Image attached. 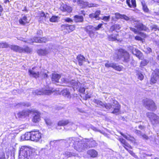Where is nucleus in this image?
Masks as SVG:
<instances>
[{
	"instance_id": "1",
	"label": "nucleus",
	"mask_w": 159,
	"mask_h": 159,
	"mask_svg": "<svg viewBox=\"0 0 159 159\" xmlns=\"http://www.w3.org/2000/svg\"><path fill=\"white\" fill-rule=\"evenodd\" d=\"M93 102L97 105L101 106L102 107H104L107 109H111L112 111L111 113L117 115L120 112V106L117 101L115 100H112L111 103H104L101 101L94 99Z\"/></svg>"
},
{
	"instance_id": "2",
	"label": "nucleus",
	"mask_w": 159,
	"mask_h": 159,
	"mask_svg": "<svg viewBox=\"0 0 159 159\" xmlns=\"http://www.w3.org/2000/svg\"><path fill=\"white\" fill-rule=\"evenodd\" d=\"M77 138H70L67 140L68 143L73 144L75 150L78 152H83L86 151L88 148V143L84 140L79 141Z\"/></svg>"
},
{
	"instance_id": "3",
	"label": "nucleus",
	"mask_w": 159,
	"mask_h": 159,
	"mask_svg": "<svg viewBox=\"0 0 159 159\" xmlns=\"http://www.w3.org/2000/svg\"><path fill=\"white\" fill-rule=\"evenodd\" d=\"M33 149L27 146L22 147L19 150V159H29L32 153Z\"/></svg>"
},
{
	"instance_id": "4",
	"label": "nucleus",
	"mask_w": 159,
	"mask_h": 159,
	"mask_svg": "<svg viewBox=\"0 0 159 159\" xmlns=\"http://www.w3.org/2000/svg\"><path fill=\"white\" fill-rule=\"evenodd\" d=\"M35 67H34L32 69L29 70V72L30 76L37 78L40 77L42 79L48 77V75L47 74V71L44 70H42L39 73L38 71L34 70Z\"/></svg>"
},
{
	"instance_id": "5",
	"label": "nucleus",
	"mask_w": 159,
	"mask_h": 159,
	"mask_svg": "<svg viewBox=\"0 0 159 159\" xmlns=\"http://www.w3.org/2000/svg\"><path fill=\"white\" fill-rule=\"evenodd\" d=\"M102 24H100L95 27L91 25H88L85 28V30L89 34V36L92 38L93 37L94 32L95 31L98 30L102 28Z\"/></svg>"
},
{
	"instance_id": "6",
	"label": "nucleus",
	"mask_w": 159,
	"mask_h": 159,
	"mask_svg": "<svg viewBox=\"0 0 159 159\" xmlns=\"http://www.w3.org/2000/svg\"><path fill=\"white\" fill-rule=\"evenodd\" d=\"M144 106L148 110L155 111L157 108V107L154 102L151 99H146L143 100Z\"/></svg>"
},
{
	"instance_id": "7",
	"label": "nucleus",
	"mask_w": 159,
	"mask_h": 159,
	"mask_svg": "<svg viewBox=\"0 0 159 159\" xmlns=\"http://www.w3.org/2000/svg\"><path fill=\"white\" fill-rule=\"evenodd\" d=\"M146 115L152 124H154L159 121V116L153 112H147Z\"/></svg>"
},
{
	"instance_id": "8",
	"label": "nucleus",
	"mask_w": 159,
	"mask_h": 159,
	"mask_svg": "<svg viewBox=\"0 0 159 159\" xmlns=\"http://www.w3.org/2000/svg\"><path fill=\"white\" fill-rule=\"evenodd\" d=\"M77 3L78 5L82 8L97 7L98 6V5L96 4L89 3L88 2L84 1L83 0H78Z\"/></svg>"
},
{
	"instance_id": "9",
	"label": "nucleus",
	"mask_w": 159,
	"mask_h": 159,
	"mask_svg": "<svg viewBox=\"0 0 159 159\" xmlns=\"http://www.w3.org/2000/svg\"><path fill=\"white\" fill-rule=\"evenodd\" d=\"M53 93V91L51 90H44L43 89H36L33 91L32 93L34 95H50Z\"/></svg>"
},
{
	"instance_id": "10",
	"label": "nucleus",
	"mask_w": 159,
	"mask_h": 159,
	"mask_svg": "<svg viewBox=\"0 0 159 159\" xmlns=\"http://www.w3.org/2000/svg\"><path fill=\"white\" fill-rule=\"evenodd\" d=\"M117 56L118 59H120L125 62H127L129 61V55L126 52H121L119 51L118 53Z\"/></svg>"
},
{
	"instance_id": "11",
	"label": "nucleus",
	"mask_w": 159,
	"mask_h": 159,
	"mask_svg": "<svg viewBox=\"0 0 159 159\" xmlns=\"http://www.w3.org/2000/svg\"><path fill=\"white\" fill-rule=\"evenodd\" d=\"M30 113L33 114L34 115L32 119V121L34 123H37L40 120V114L36 110L32 109L31 110Z\"/></svg>"
},
{
	"instance_id": "12",
	"label": "nucleus",
	"mask_w": 159,
	"mask_h": 159,
	"mask_svg": "<svg viewBox=\"0 0 159 159\" xmlns=\"http://www.w3.org/2000/svg\"><path fill=\"white\" fill-rule=\"evenodd\" d=\"M159 79V70L156 69L154 71L152 75L151 79V84H155L156 83Z\"/></svg>"
},
{
	"instance_id": "13",
	"label": "nucleus",
	"mask_w": 159,
	"mask_h": 159,
	"mask_svg": "<svg viewBox=\"0 0 159 159\" xmlns=\"http://www.w3.org/2000/svg\"><path fill=\"white\" fill-rule=\"evenodd\" d=\"M41 138V134L39 131H32L31 141H39Z\"/></svg>"
},
{
	"instance_id": "14",
	"label": "nucleus",
	"mask_w": 159,
	"mask_h": 159,
	"mask_svg": "<svg viewBox=\"0 0 159 159\" xmlns=\"http://www.w3.org/2000/svg\"><path fill=\"white\" fill-rule=\"evenodd\" d=\"M105 66L107 68L111 67L118 71H120L122 70V67L121 66L114 63H109L108 61H107V63L105 64Z\"/></svg>"
},
{
	"instance_id": "15",
	"label": "nucleus",
	"mask_w": 159,
	"mask_h": 159,
	"mask_svg": "<svg viewBox=\"0 0 159 159\" xmlns=\"http://www.w3.org/2000/svg\"><path fill=\"white\" fill-rule=\"evenodd\" d=\"M61 80V82L68 83L69 84L75 86L76 87H77V86L79 85V84H80L77 81L74 80L69 81V80L66 79L64 78H62Z\"/></svg>"
},
{
	"instance_id": "16",
	"label": "nucleus",
	"mask_w": 159,
	"mask_h": 159,
	"mask_svg": "<svg viewBox=\"0 0 159 159\" xmlns=\"http://www.w3.org/2000/svg\"><path fill=\"white\" fill-rule=\"evenodd\" d=\"M134 27L139 31H147L148 29L142 23L139 22L138 23H134Z\"/></svg>"
},
{
	"instance_id": "17",
	"label": "nucleus",
	"mask_w": 159,
	"mask_h": 159,
	"mask_svg": "<svg viewBox=\"0 0 159 159\" xmlns=\"http://www.w3.org/2000/svg\"><path fill=\"white\" fill-rule=\"evenodd\" d=\"M31 110L23 111L18 113L17 116L19 118H23L29 116Z\"/></svg>"
},
{
	"instance_id": "18",
	"label": "nucleus",
	"mask_w": 159,
	"mask_h": 159,
	"mask_svg": "<svg viewBox=\"0 0 159 159\" xmlns=\"http://www.w3.org/2000/svg\"><path fill=\"white\" fill-rule=\"evenodd\" d=\"M100 14L101 11H95V13L90 14L89 16L91 19H93L95 18L97 20H99L100 19V18L99 17V16Z\"/></svg>"
},
{
	"instance_id": "19",
	"label": "nucleus",
	"mask_w": 159,
	"mask_h": 159,
	"mask_svg": "<svg viewBox=\"0 0 159 159\" xmlns=\"http://www.w3.org/2000/svg\"><path fill=\"white\" fill-rule=\"evenodd\" d=\"M134 133L137 135L144 139L147 140L149 139V137L147 135L144 134L141 131L139 130L136 129L134 131Z\"/></svg>"
},
{
	"instance_id": "20",
	"label": "nucleus",
	"mask_w": 159,
	"mask_h": 159,
	"mask_svg": "<svg viewBox=\"0 0 159 159\" xmlns=\"http://www.w3.org/2000/svg\"><path fill=\"white\" fill-rule=\"evenodd\" d=\"M61 93L64 97L68 98H71L70 93L69 89H64L61 91Z\"/></svg>"
},
{
	"instance_id": "21",
	"label": "nucleus",
	"mask_w": 159,
	"mask_h": 159,
	"mask_svg": "<svg viewBox=\"0 0 159 159\" xmlns=\"http://www.w3.org/2000/svg\"><path fill=\"white\" fill-rule=\"evenodd\" d=\"M61 75L57 74L52 73L51 77L53 83L58 82Z\"/></svg>"
},
{
	"instance_id": "22",
	"label": "nucleus",
	"mask_w": 159,
	"mask_h": 159,
	"mask_svg": "<svg viewBox=\"0 0 159 159\" xmlns=\"http://www.w3.org/2000/svg\"><path fill=\"white\" fill-rule=\"evenodd\" d=\"M87 153L91 157H96L98 155V152L94 149H90L87 151Z\"/></svg>"
},
{
	"instance_id": "23",
	"label": "nucleus",
	"mask_w": 159,
	"mask_h": 159,
	"mask_svg": "<svg viewBox=\"0 0 159 159\" xmlns=\"http://www.w3.org/2000/svg\"><path fill=\"white\" fill-rule=\"evenodd\" d=\"M76 58L78 61V64L80 66L82 65L84 61H86L85 58L80 54L77 56Z\"/></svg>"
},
{
	"instance_id": "24",
	"label": "nucleus",
	"mask_w": 159,
	"mask_h": 159,
	"mask_svg": "<svg viewBox=\"0 0 159 159\" xmlns=\"http://www.w3.org/2000/svg\"><path fill=\"white\" fill-rule=\"evenodd\" d=\"M9 47L14 51L20 53L22 52V48L17 45H12L10 46H9Z\"/></svg>"
},
{
	"instance_id": "25",
	"label": "nucleus",
	"mask_w": 159,
	"mask_h": 159,
	"mask_svg": "<svg viewBox=\"0 0 159 159\" xmlns=\"http://www.w3.org/2000/svg\"><path fill=\"white\" fill-rule=\"evenodd\" d=\"M68 124L71 125H74L72 123L69 122L68 120H62L60 121L58 123L59 126H64Z\"/></svg>"
},
{
	"instance_id": "26",
	"label": "nucleus",
	"mask_w": 159,
	"mask_h": 159,
	"mask_svg": "<svg viewBox=\"0 0 159 159\" xmlns=\"http://www.w3.org/2000/svg\"><path fill=\"white\" fill-rule=\"evenodd\" d=\"M19 22L20 24L25 25V24L28 23L29 21L27 19L26 16H24L19 20Z\"/></svg>"
},
{
	"instance_id": "27",
	"label": "nucleus",
	"mask_w": 159,
	"mask_h": 159,
	"mask_svg": "<svg viewBox=\"0 0 159 159\" xmlns=\"http://www.w3.org/2000/svg\"><path fill=\"white\" fill-rule=\"evenodd\" d=\"M61 10L63 11L70 12L72 11V9L70 7L67 6L66 4H63L60 7Z\"/></svg>"
},
{
	"instance_id": "28",
	"label": "nucleus",
	"mask_w": 159,
	"mask_h": 159,
	"mask_svg": "<svg viewBox=\"0 0 159 159\" xmlns=\"http://www.w3.org/2000/svg\"><path fill=\"white\" fill-rule=\"evenodd\" d=\"M126 3L130 7L135 8L136 7L135 0H126Z\"/></svg>"
},
{
	"instance_id": "29",
	"label": "nucleus",
	"mask_w": 159,
	"mask_h": 159,
	"mask_svg": "<svg viewBox=\"0 0 159 159\" xmlns=\"http://www.w3.org/2000/svg\"><path fill=\"white\" fill-rule=\"evenodd\" d=\"M84 17L81 16L75 15L74 17V20L75 22H81L84 20Z\"/></svg>"
},
{
	"instance_id": "30",
	"label": "nucleus",
	"mask_w": 159,
	"mask_h": 159,
	"mask_svg": "<svg viewBox=\"0 0 159 159\" xmlns=\"http://www.w3.org/2000/svg\"><path fill=\"white\" fill-rule=\"evenodd\" d=\"M22 138H24L25 140H29L32 139V131L27 132L22 136Z\"/></svg>"
},
{
	"instance_id": "31",
	"label": "nucleus",
	"mask_w": 159,
	"mask_h": 159,
	"mask_svg": "<svg viewBox=\"0 0 159 159\" xmlns=\"http://www.w3.org/2000/svg\"><path fill=\"white\" fill-rule=\"evenodd\" d=\"M132 53L136 55V56L138 57L139 59H141L142 58L143 55L142 53L138 49H134Z\"/></svg>"
},
{
	"instance_id": "32",
	"label": "nucleus",
	"mask_w": 159,
	"mask_h": 159,
	"mask_svg": "<svg viewBox=\"0 0 159 159\" xmlns=\"http://www.w3.org/2000/svg\"><path fill=\"white\" fill-rule=\"evenodd\" d=\"M87 142L89 143V145H88L89 147H93L97 145V143L96 141L93 140L92 139H88Z\"/></svg>"
},
{
	"instance_id": "33",
	"label": "nucleus",
	"mask_w": 159,
	"mask_h": 159,
	"mask_svg": "<svg viewBox=\"0 0 159 159\" xmlns=\"http://www.w3.org/2000/svg\"><path fill=\"white\" fill-rule=\"evenodd\" d=\"M120 28V25L115 24L113 25L111 27L109 30V31L112 32L115 30H119Z\"/></svg>"
},
{
	"instance_id": "34",
	"label": "nucleus",
	"mask_w": 159,
	"mask_h": 159,
	"mask_svg": "<svg viewBox=\"0 0 159 159\" xmlns=\"http://www.w3.org/2000/svg\"><path fill=\"white\" fill-rule=\"evenodd\" d=\"M37 52L39 55L43 56L46 55L48 52V51L46 49H40Z\"/></svg>"
},
{
	"instance_id": "35",
	"label": "nucleus",
	"mask_w": 159,
	"mask_h": 159,
	"mask_svg": "<svg viewBox=\"0 0 159 159\" xmlns=\"http://www.w3.org/2000/svg\"><path fill=\"white\" fill-rule=\"evenodd\" d=\"M120 134L124 138L126 139L127 140L130 141H133L134 140V137L131 136L129 135L126 136L122 132H120Z\"/></svg>"
},
{
	"instance_id": "36",
	"label": "nucleus",
	"mask_w": 159,
	"mask_h": 159,
	"mask_svg": "<svg viewBox=\"0 0 159 159\" xmlns=\"http://www.w3.org/2000/svg\"><path fill=\"white\" fill-rule=\"evenodd\" d=\"M40 38L35 37L33 39H31L30 40H29V41L27 43H31L33 42L39 43H40Z\"/></svg>"
},
{
	"instance_id": "37",
	"label": "nucleus",
	"mask_w": 159,
	"mask_h": 159,
	"mask_svg": "<svg viewBox=\"0 0 159 159\" xmlns=\"http://www.w3.org/2000/svg\"><path fill=\"white\" fill-rule=\"evenodd\" d=\"M118 34H116L115 35L113 34L109 35L108 36V38L109 40L111 41H114L117 40V36Z\"/></svg>"
},
{
	"instance_id": "38",
	"label": "nucleus",
	"mask_w": 159,
	"mask_h": 159,
	"mask_svg": "<svg viewBox=\"0 0 159 159\" xmlns=\"http://www.w3.org/2000/svg\"><path fill=\"white\" fill-rule=\"evenodd\" d=\"M141 3L142 5L143 9V11L145 12H148L149 11V10L147 6L145 3V2H141Z\"/></svg>"
},
{
	"instance_id": "39",
	"label": "nucleus",
	"mask_w": 159,
	"mask_h": 159,
	"mask_svg": "<svg viewBox=\"0 0 159 159\" xmlns=\"http://www.w3.org/2000/svg\"><path fill=\"white\" fill-rule=\"evenodd\" d=\"M8 44L6 42L0 43V48H7L9 47Z\"/></svg>"
},
{
	"instance_id": "40",
	"label": "nucleus",
	"mask_w": 159,
	"mask_h": 159,
	"mask_svg": "<svg viewBox=\"0 0 159 159\" xmlns=\"http://www.w3.org/2000/svg\"><path fill=\"white\" fill-rule=\"evenodd\" d=\"M63 155L66 157H69L73 156V154L70 152L66 151L63 153Z\"/></svg>"
},
{
	"instance_id": "41",
	"label": "nucleus",
	"mask_w": 159,
	"mask_h": 159,
	"mask_svg": "<svg viewBox=\"0 0 159 159\" xmlns=\"http://www.w3.org/2000/svg\"><path fill=\"white\" fill-rule=\"evenodd\" d=\"M110 16H103L102 17L100 18V19L102 20H103L104 21H106V22H108L109 21L110 19Z\"/></svg>"
},
{
	"instance_id": "42",
	"label": "nucleus",
	"mask_w": 159,
	"mask_h": 159,
	"mask_svg": "<svg viewBox=\"0 0 159 159\" xmlns=\"http://www.w3.org/2000/svg\"><path fill=\"white\" fill-rule=\"evenodd\" d=\"M0 159H5L4 152L2 149L0 150Z\"/></svg>"
},
{
	"instance_id": "43",
	"label": "nucleus",
	"mask_w": 159,
	"mask_h": 159,
	"mask_svg": "<svg viewBox=\"0 0 159 159\" xmlns=\"http://www.w3.org/2000/svg\"><path fill=\"white\" fill-rule=\"evenodd\" d=\"M22 52H26L27 53H30L31 52V49L28 47H26L24 48H22Z\"/></svg>"
},
{
	"instance_id": "44",
	"label": "nucleus",
	"mask_w": 159,
	"mask_h": 159,
	"mask_svg": "<svg viewBox=\"0 0 159 159\" xmlns=\"http://www.w3.org/2000/svg\"><path fill=\"white\" fill-rule=\"evenodd\" d=\"M148 62V61L145 59L142 61L141 62L140 65L141 66H146Z\"/></svg>"
},
{
	"instance_id": "45",
	"label": "nucleus",
	"mask_w": 159,
	"mask_h": 159,
	"mask_svg": "<svg viewBox=\"0 0 159 159\" xmlns=\"http://www.w3.org/2000/svg\"><path fill=\"white\" fill-rule=\"evenodd\" d=\"M46 123L48 125H51L52 122L51 120L48 118H45L44 119Z\"/></svg>"
},
{
	"instance_id": "46",
	"label": "nucleus",
	"mask_w": 159,
	"mask_h": 159,
	"mask_svg": "<svg viewBox=\"0 0 159 159\" xmlns=\"http://www.w3.org/2000/svg\"><path fill=\"white\" fill-rule=\"evenodd\" d=\"M57 16H52L51 18L50 19V21L52 22H55L57 21Z\"/></svg>"
},
{
	"instance_id": "47",
	"label": "nucleus",
	"mask_w": 159,
	"mask_h": 159,
	"mask_svg": "<svg viewBox=\"0 0 159 159\" xmlns=\"http://www.w3.org/2000/svg\"><path fill=\"white\" fill-rule=\"evenodd\" d=\"M115 18L117 19H122L123 14H120L119 13H116L115 14Z\"/></svg>"
},
{
	"instance_id": "48",
	"label": "nucleus",
	"mask_w": 159,
	"mask_h": 159,
	"mask_svg": "<svg viewBox=\"0 0 159 159\" xmlns=\"http://www.w3.org/2000/svg\"><path fill=\"white\" fill-rule=\"evenodd\" d=\"M130 29L134 33L136 34H139L140 33V32L138 30V29H135V28H132V27H130Z\"/></svg>"
},
{
	"instance_id": "49",
	"label": "nucleus",
	"mask_w": 159,
	"mask_h": 159,
	"mask_svg": "<svg viewBox=\"0 0 159 159\" xmlns=\"http://www.w3.org/2000/svg\"><path fill=\"white\" fill-rule=\"evenodd\" d=\"M130 21H132L134 24L138 23L139 22L138 20H136V19L132 16L130 17Z\"/></svg>"
},
{
	"instance_id": "50",
	"label": "nucleus",
	"mask_w": 159,
	"mask_h": 159,
	"mask_svg": "<svg viewBox=\"0 0 159 159\" xmlns=\"http://www.w3.org/2000/svg\"><path fill=\"white\" fill-rule=\"evenodd\" d=\"M75 29V26L74 25H69V30H68V33L73 31Z\"/></svg>"
},
{
	"instance_id": "51",
	"label": "nucleus",
	"mask_w": 159,
	"mask_h": 159,
	"mask_svg": "<svg viewBox=\"0 0 159 159\" xmlns=\"http://www.w3.org/2000/svg\"><path fill=\"white\" fill-rule=\"evenodd\" d=\"M123 146L125 148V149L126 150V148L128 149V148H129L130 149L132 148V147L130 146V145L128 143H127L125 145H124Z\"/></svg>"
},
{
	"instance_id": "52",
	"label": "nucleus",
	"mask_w": 159,
	"mask_h": 159,
	"mask_svg": "<svg viewBox=\"0 0 159 159\" xmlns=\"http://www.w3.org/2000/svg\"><path fill=\"white\" fill-rule=\"evenodd\" d=\"M69 25L67 24H65L61 25V27L62 28L64 29H66L67 30H69Z\"/></svg>"
},
{
	"instance_id": "53",
	"label": "nucleus",
	"mask_w": 159,
	"mask_h": 159,
	"mask_svg": "<svg viewBox=\"0 0 159 159\" xmlns=\"http://www.w3.org/2000/svg\"><path fill=\"white\" fill-rule=\"evenodd\" d=\"M119 140L122 143V146L127 143L125 139L122 138H119Z\"/></svg>"
},
{
	"instance_id": "54",
	"label": "nucleus",
	"mask_w": 159,
	"mask_h": 159,
	"mask_svg": "<svg viewBox=\"0 0 159 159\" xmlns=\"http://www.w3.org/2000/svg\"><path fill=\"white\" fill-rule=\"evenodd\" d=\"M125 20L126 21L129 20L130 21V17H128L125 15L123 14L122 19Z\"/></svg>"
},
{
	"instance_id": "55",
	"label": "nucleus",
	"mask_w": 159,
	"mask_h": 159,
	"mask_svg": "<svg viewBox=\"0 0 159 159\" xmlns=\"http://www.w3.org/2000/svg\"><path fill=\"white\" fill-rule=\"evenodd\" d=\"M138 78L141 80H143V76L142 74L140 73H138Z\"/></svg>"
},
{
	"instance_id": "56",
	"label": "nucleus",
	"mask_w": 159,
	"mask_h": 159,
	"mask_svg": "<svg viewBox=\"0 0 159 159\" xmlns=\"http://www.w3.org/2000/svg\"><path fill=\"white\" fill-rule=\"evenodd\" d=\"M151 28L152 30L154 29L155 31L157 30H159V28H158L157 25H153L151 26Z\"/></svg>"
},
{
	"instance_id": "57",
	"label": "nucleus",
	"mask_w": 159,
	"mask_h": 159,
	"mask_svg": "<svg viewBox=\"0 0 159 159\" xmlns=\"http://www.w3.org/2000/svg\"><path fill=\"white\" fill-rule=\"evenodd\" d=\"M47 40V39L45 37H43L42 38H40V43H45Z\"/></svg>"
},
{
	"instance_id": "58",
	"label": "nucleus",
	"mask_w": 159,
	"mask_h": 159,
	"mask_svg": "<svg viewBox=\"0 0 159 159\" xmlns=\"http://www.w3.org/2000/svg\"><path fill=\"white\" fill-rule=\"evenodd\" d=\"M19 104H20V105H21L22 106H25L26 107H29L30 105V104L29 103L23 102L19 103Z\"/></svg>"
},
{
	"instance_id": "59",
	"label": "nucleus",
	"mask_w": 159,
	"mask_h": 159,
	"mask_svg": "<svg viewBox=\"0 0 159 159\" xmlns=\"http://www.w3.org/2000/svg\"><path fill=\"white\" fill-rule=\"evenodd\" d=\"M65 21L67 22L72 23L73 22L72 20L69 18H66L64 19Z\"/></svg>"
},
{
	"instance_id": "60",
	"label": "nucleus",
	"mask_w": 159,
	"mask_h": 159,
	"mask_svg": "<svg viewBox=\"0 0 159 159\" xmlns=\"http://www.w3.org/2000/svg\"><path fill=\"white\" fill-rule=\"evenodd\" d=\"M126 150H127L128 152L131 154L132 156L134 157L135 156V154L133 152V151L129 150L128 149L126 148Z\"/></svg>"
},
{
	"instance_id": "61",
	"label": "nucleus",
	"mask_w": 159,
	"mask_h": 159,
	"mask_svg": "<svg viewBox=\"0 0 159 159\" xmlns=\"http://www.w3.org/2000/svg\"><path fill=\"white\" fill-rule=\"evenodd\" d=\"M79 90L81 93H84L85 91V89L84 87H80Z\"/></svg>"
},
{
	"instance_id": "62",
	"label": "nucleus",
	"mask_w": 159,
	"mask_h": 159,
	"mask_svg": "<svg viewBox=\"0 0 159 159\" xmlns=\"http://www.w3.org/2000/svg\"><path fill=\"white\" fill-rule=\"evenodd\" d=\"M40 17H44L45 18H47V15H45L44 12L43 11L41 12V13H40Z\"/></svg>"
},
{
	"instance_id": "63",
	"label": "nucleus",
	"mask_w": 159,
	"mask_h": 159,
	"mask_svg": "<svg viewBox=\"0 0 159 159\" xmlns=\"http://www.w3.org/2000/svg\"><path fill=\"white\" fill-rule=\"evenodd\" d=\"M135 39L136 40L139 41H141L142 39L141 37L138 36H136L135 37Z\"/></svg>"
},
{
	"instance_id": "64",
	"label": "nucleus",
	"mask_w": 159,
	"mask_h": 159,
	"mask_svg": "<svg viewBox=\"0 0 159 159\" xmlns=\"http://www.w3.org/2000/svg\"><path fill=\"white\" fill-rule=\"evenodd\" d=\"M138 128L141 130H144L145 127L144 126L142 125H139L138 126Z\"/></svg>"
}]
</instances>
